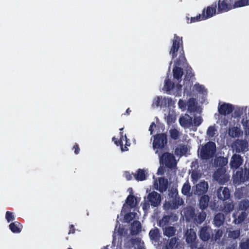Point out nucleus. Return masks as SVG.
Returning <instances> with one entry per match:
<instances>
[{
    "label": "nucleus",
    "instance_id": "2",
    "mask_svg": "<svg viewBox=\"0 0 249 249\" xmlns=\"http://www.w3.org/2000/svg\"><path fill=\"white\" fill-rule=\"evenodd\" d=\"M160 162L169 168L175 167L177 163L174 156L169 153L163 154L160 159Z\"/></svg>",
    "mask_w": 249,
    "mask_h": 249
},
{
    "label": "nucleus",
    "instance_id": "18",
    "mask_svg": "<svg viewBox=\"0 0 249 249\" xmlns=\"http://www.w3.org/2000/svg\"><path fill=\"white\" fill-rule=\"evenodd\" d=\"M224 221V217L222 214H219L215 216L214 218L215 224L217 226L221 225Z\"/></svg>",
    "mask_w": 249,
    "mask_h": 249
},
{
    "label": "nucleus",
    "instance_id": "27",
    "mask_svg": "<svg viewBox=\"0 0 249 249\" xmlns=\"http://www.w3.org/2000/svg\"><path fill=\"white\" fill-rule=\"evenodd\" d=\"M190 234H191L190 238L188 237V235L187 236V241L188 242H192L193 240H194L195 239V237H196V235H195V234L194 231H190Z\"/></svg>",
    "mask_w": 249,
    "mask_h": 249
},
{
    "label": "nucleus",
    "instance_id": "17",
    "mask_svg": "<svg viewBox=\"0 0 249 249\" xmlns=\"http://www.w3.org/2000/svg\"><path fill=\"white\" fill-rule=\"evenodd\" d=\"M174 194L175 195L176 203H173V204H169V205H170V207H171L172 208L176 209L178 208V205H181L182 203V200H179V198H178L177 197L176 191L175 192Z\"/></svg>",
    "mask_w": 249,
    "mask_h": 249
},
{
    "label": "nucleus",
    "instance_id": "10",
    "mask_svg": "<svg viewBox=\"0 0 249 249\" xmlns=\"http://www.w3.org/2000/svg\"><path fill=\"white\" fill-rule=\"evenodd\" d=\"M155 186L160 191H163L166 189L167 181L164 179L160 178L159 180V183L158 182L156 183Z\"/></svg>",
    "mask_w": 249,
    "mask_h": 249
},
{
    "label": "nucleus",
    "instance_id": "30",
    "mask_svg": "<svg viewBox=\"0 0 249 249\" xmlns=\"http://www.w3.org/2000/svg\"><path fill=\"white\" fill-rule=\"evenodd\" d=\"M6 217L8 221L13 220L12 213L10 212H7Z\"/></svg>",
    "mask_w": 249,
    "mask_h": 249
},
{
    "label": "nucleus",
    "instance_id": "23",
    "mask_svg": "<svg viewBox=\"0 0 249 249\" xmlns=\"http://www.w3.org/2000/svg\"><path fill=\"white\" fill-rule=\"evenodd\" d=\"M175 232L174 229L173 227H169L165 230V233L167 236H172Z\"/></svg>",
    "mask_w": 249,
    "mask_h": 249
},
{
    "label": "nucleus",
    "instance_id": "13",
    "mask_svg": "<svg viewBox=\"0 0 249 249\" xmlns=\"http://www.w3.org/2000/svg\"><path fill=\"white\" fill-rule=\"evenodd\" d=\"M126 203L131 207H133L137 204V199L133 196H130L127 197Z\"/></svg>",
    "mask_w": 249,
    "mask_h": 249
},
{
    "label": "nucleus",
    "instance_id": "42",
    "mask_svg": "<svg viewBox=\"0 0 249 249\" xmlns=\"http://www.w3.org/2000/svg\"><path fill=\"white\" fill-rule=\"evenodd\" d=\"M214 177L216 178V179H218V177H217V175L216 174L214 175Z\"/></svg>",
    "mask_w": 249,
    "mask_h": 249
},
{
    "label": "nucleus",
    "instance_id": "19",
    "mask_svg": "<svg viewBox=\"0 0 249 249\" xmlns=\"http://www.w3.org/2000/svg\"><path fill=\"white\" fill-rule=\"evenodd\" d=\"M208 201L209 197L208 196H202L200 200V204L201 207H203V208H205L208 205Z\"/></svg>",
    "mask_w": 249,
    "mask_h": 249
},
{
    "label": "nucleus",
    "instance_id": "28",
    "mask_svg": "<svg viewBox=\"0 0 249 249\" xmlns=\"http://www.w3.org/2000/svg\"><path fill=\"white\" fill-rule=\"evenodd\" d=\"M227 8V5L226 3H225L223 1H221L219 4V8L221 10H226Z\"/></svg>",
    "mask_w": 249,
    "mask_h": 249
},
{
    "label": "nucleus",
    "instance_id": "29",
    "mask_svg": "<svg viewBox=\"0 0 249 249\" xmlns=\"http://www.w3.org/2000/svg\"><path fill=\"white\" fill-rule=\"evenodd\" d=\"M194 121L195 125H199L201 123V119L199 116H196Z\"/></svg>",
    "mask_w": 249,
    "mask_h": 249
},
{
    "label": "nucleus",
    "instance_id": "31",
    "mask_svg": "<svg viewBox=\"0 0 249 249\" xmlns=\"http://www.w3.org/2000/svg\"><path fill=\"white\" fill-rule=\"evenodd\" d=\"M178 44L176 43H174L173 45V48H172L171 52H172L173 54H174L175 52V51L178 50Z\"/></svg>",
    "mask_w": 249,
    "mask_h": 249
},
{
    "label": "nucleus",
    "instance_id": "7",
    "mask_svg": "<svg viewBox=\"0 0 249 249\" xmlns=\"http://www.w3.org/2000/svg\"><path fill=\"white\" fill-rule=\"evenodd\" d=\"M180 123L184 127H188L192 124V119L188 115H185L180 119Z\"/></svg>",
    "mask_w": 249,
    "mask_h": 249
},
{
    "label": "nucleus",
    "instance_id": "43",
    "mask_svg": "<svg viewBox=\"0 0 249 249\" xmlns=\"http://www.w3.org/2000/svg\"><path fill=\"white\" fill-rule=\"evenodd\" d=\"M195 19H196V18H192L191 20H193V21H195L196 20Z\"/></svg>",
    "mask_w": 249,
    "mask_h": 249
},
{
    "label": "nucleus",
    "instance_id": "37",
    "mask_svg": "<svg viewBox=\"0 0 249 249\" xmlns=\"http://www.w3.org/2000/svg\"><path fill=\"white\" fill-rule=\"evenodd\" d=\"M122 151H126V150H127L126 147H125V149L122 147Z\"/></svg>",
    "mask_w": 249,
    "mask_h": 249
},
{
    "label": "nucleus",
    "instance_id": "4",
    "mask_svg": "<svg viewBox=\"0 0 249 249\" xmlns=\"http://www.w3.org/2000/svg\"><path fill=\"white\" fill-rule=\"evenodd\" d=\"M149 201L154 206H157L160 204V195L156 192H153L148 196Z\"/></svg>",
    "mask_w": 249,
    "mask_h": 249
},
{
    "label": "nucleus",
    "instance_id": "9",
    "mask_svg": "<svg viewBox=\"0 0 249 249\" xmlns=\"http://www.w3.org/2000/svg\"><path fill=\"white\" fill-rule=\"evenodd\" d=\"M208 188V184L205 182H202L196 186V192L198 194L205 193Z\"/></svg>",
    "mask_w": 249,
    "mask_h": 249
},
{
    "label": "nucleus",
    "instance_id": "11",
    "mask_svg": "<svg viewBox=\"0 0 249 249\" xmlns=\"http://www.w3.org/2000/svg\"><path fill=\"white\" fill-rule=\"evenodd\" d=\"M232 110V108L231 105L224 104L219 108V111L221 114H226L230 113Z\"/></svg>",
    "mask_w": 249,
    "mask_h": 249
},
{
    "label": "nucleus",
    "instance_id": "32",
    "mask_svg": "<svg viewBox=\"0 0 249 249\" xmlns=\"http://www.w3.org/2000/svg\"><path fill=\"white\" fill-rule=\"evenodd\" d=\"M177 134L178 132L176 130H172L171 131V135L174 139L177 138Z\"/></svg>",
    "mask_w": 249,
    "mask_h": 249
},
{
    "label": "nucleus",
    "instance_id": "45",
    "mask_svg": "<svg viewBox=\"0 0 249 249\" xmlns=\"http://www.w3.org/2000/svg\"><path fill=\"white\" fill-rule=\"evenodd\" d=\"M200 236L202 237V232L201 233Z\"/></svg>",
    "mask_w": 249,
    "mask_h": 249
},
{
    "label": "nucleus",
    "instance_id": "21",
    "mask_svg": "<svg viewBox=\"0 0 249 249\" xmlns=\"http://www.w3.org/2000/svg\"><path fill=\"white\" fill-rule=\"evenodd\" d=\"M136 178L137 179L142 180L145 179V174L143 171L140 170L138 171L136 175Z\"/></svg>",
    "mask_w": 249,
    "mask_h": 249
},
{
    "label": "nucleus",
    "instance_id": "20",
    "mask_svg": "<svg viewBox=\"0 0 249 249\" xmlns=\"http://www.w3.org/2000/svg\"><path fill=\"white\" fill-rule=\"evenodd\" d=\"M182 71L181 69L177 68L174 70V75L177 78H179L181 76Z\"/></svg>",
    "mask_w": 249,
    "mask_h": 249
},
{
    "label": "nucleus",
    "instance_id": "35",
    "mask_svg": "<svg viewBox=\"0 0 249 249\" xmlns=\"http://www.w3.org/2000/svg\"><path fill=\"white\" fill-rule=\"evenodd\" d=\"M213 130V128H209L208 131V133L210 135H213V134H211L210 132Z\"/></svg>",
    "mask_w": 249,
    "mask_h": 249
},
{
    "label": "nucleus",
    "instance_id": "3",
    "mask_svg": "<svg viewBox=\"0 0 249 249\" xmlns=\"http://www.w3.org/2000/svg\"><path fill=\"white\" fill-rule=\"evenodd\" d=\"M166 142V136L164 134H159L155 138L153 146L155 148L163 147Z\"/></svg>",
    "mask_w": 249,
    "mask_h": 249
},
{
    "label": "nucleus",
    "instance_id": "8",
    "mask_svg": "<svg viewBox=\"0 0 249 249\" xmlns=\"http://www.w3.org/2000/svg\"><path fill=\"white\" fill-rule=\"evenodd\" d=\"M242 161L239 155H235L231 159V164L232 167L237 168L242 164Z\"/></svg>",
    "mask_w": 249,
    "mask_h": 249
},
{
    "label": "nucleus",
    "instance_id": "36",
    "mask_svg": "<svg viewBox=\"0 0 249 249\" xmlns=\"http://www.w3.org/2000/svg\"><path fill=\"white\" fill-rule=\"evenodd\" d=\"M218 160H223L224 163H227V161L226 159H224V158H220Z\"/></svg>",
    "mask_w": 249,
    "mask_h": 249
},
{
    "label": "nucleus",
    "instance_id": "44",
    "mask_svg": "<svg viewBox=\"0 0 249 249\" xmlns=\"http://www.w3.org/2000/svg\"><path fill=\"white\" fill-rule=\"evenodd\" d=\"M181 102H179V106H180Z\"/></svg>",
    "mask_w": 249,
    "mask_h": 249
},
{
    "label": "nucleus",
    "instance_id": "34",
    "mask_svg": "<svg viewBox=\"0 0 249 249\" xmlns=\"http://www.w3.org/2000/svg\"><path fill=\"white\" fill-rule=\"evenodd\" d=\"M245 243H242L241 244V248L243 249H246L247 248L245 247Z\"/></svg>",
    "mask_w": 249,
    "mask_h": 249
},
{
    "label": "nucleus",
    "instance_id": "16",
    "mask_svg": "<svg viewBox=\"0 0 249 249\" xmlns=\"http://www.w3.org/2000/svg\"><path fill=\"white\" fill-rule=\"evenodd\" d=\"M136 216V213H134V210L130 211L129 213L125 214L124 219L126 221H129L133 219Z\"/></svg>",
    "mask_w": 249,
    "mask_h": 249
},
{
    "label": "nucleus",
    "instance_id": "38",
    "mask_svg": "<svg viewBox=\"0 0 249 249\" xmlns=\"http://www.w3.org/2000/svg\"><path fill=\"white\" fill-rule=\"evenodd\" d=\"M237 150H238V151H240V150H242V148H240V147H237Z\"/></svg>",
    "mask_w": 249,
    "mask_h": 249
},
{
    "label": "nucleus",
    "instance_id": "5",
    "mask_svg": "<svg viewBox=\"0 0 249 249\" xmlns=\"http://www.w3.org/2000/svg\"><path fill=\"white\" fill-rule=\"evenodd\" d=\"M217 193L219 198L222 200L226 199L230 196L229 190L227 188H221Z\"/></svg>",
    "mask_w": 249,
    "mask_h": 249
},
{
    "label": "nucleus",
    "instance_id": "22",
    "mask_svg": "<svg viewBox=\"0 0 249 249\" xmlns=\"http://www.w3.org/2000/svg\"><path fill=\"white\" fill-rule=\"evenodd\" d=\"M10 228L14 232H18L20 231V228L15 223H12L10 225Z\"/></svg>",
    "mask_w": 249,
    "mask_h": 249
},
{
    "label": "nucleus",
    "instance_id": "25",
    "mask_svg": "<svg viewBox=\"0 0 249 249\" xmlns=\"http://www.w3.org/2000/svg\"><path fill=\"white\" fill-rule=\"evenodd\" d=\"M246 216V214L245 213H242L240 216H239L238 218L235 219V222L236 223H240L242 221L245 217Z\"/></svg>",
    "mask_w": 249,
    "mask_h": 249
},
{
    "label": "nucleus",
    "instance_id": "12",
    "mask_svg": "<svg viewBox=\"0 0 249 249\" xmlns=\"http://www.w3.org/2000/svg\"><path fill=\"white\" fill-rule=\"evenodd\" d=\"M141 228V224L139 221H134L131 227V231L133 234H136L140 231Z\"/></svg>",
    "mask_w": 249,
    "mask_h": 249
},
{
    "label": "nucleus",
    "instance_id": "41",
    "mask_svg": "<svg viewBox=\"0 0 249 249\" xmlns=\"http://www.w3.org/2000/svg\"><path fill=\"white\" fill-rule=\"evenodd\" d=\"M246 205L247 207H248L249 206V203L248 202H246Z\"/></svg>",
    "mask_w": 249,
    "mask_h": 249
},
{
    "label": "nucleus",
    "instance_id": "26",
    "mask_svg": "<svg viewBox=\"0 0 249 249\" xmlns=\"http://www.w3.org/2000/svg\"><path fill=\"white\" fill-rule=\"evenodd\" d=\"M190 189V186L188 184H185L182 188V193L185 195H187L189 192Z\"/></svg>",
    "mask_w": 249,
    "mask_h": 249
},
{
    "label": "nucleus",
    "instance_id": "24",
    "mask_svg": "<svg viewBox=\"0 0 249 249\" xmlns=\"http://www.w3.org/2000/svg\"><path fill=\"white\" fill-rule=\"evenodd\" d=\"M249 4L248 1H239L235 3L234 7H238L246 5Z\"/></svg>",
    "mask_w": 249,
    "mask_h": 249
},
{
    "label": "nucleus",
    "instance_id": "33",
    "mask_svg": "<svg viewBox=\"0 0 249 249\" xmlns=\"http://www.w3.org/2000/svg\"><path fill=\"white\" fill-rule=\"evenodd\" d=\"M126 137H125L124 138H123L121 140V144H123V143L124 142L125 143V144H127V141L126 140Z\"/></svg>",
    "mask_w": 249,
    "mask_h": 249
},
{
    "label": "nucleus",
    "instance_id": "39",
    "mask_svg": "<svg viewBox=\"0 0 249 249\" xmlns=\"http://www.w3.org/2000/svg\"><path fill=\"white\" fill-rule=\"evenodd\" d=\"M126 206H124V210H123V211L122 212V213H124V212L125 211V210L126 209Z\"/></svg>",
    "mask_w": 249,
    "mask_h": 249
},
{
    "label": "nucleus",
    "instance_id": "1",
    "mask_svg": "<svg viewBox=\"0 0 249 249\" xmlns=\"http://www.w3.org/2000/svg\"><path fill=\"white\" fill-rule=\"evenodd\" d=\"M215 150V145L214 143L211 142L208 143L201 149L200 155L203 159L208 158L211 156Z\"/></svg>",
    "mask_w": 249,
    "mask_h": 249
},
{
    "label": "nucleus",
    "instance_id": "6",
    "mask_svg": "<svg viewBox=\"0 0 249 249\" xmlns=\"http://www.w3.org/2000/svg\"><path fill=\"white\" fill-rule=\"evenodd\" d=\"M215 12V10L214 8H208L203 15V17L201 18V16H199L196 18V20H199L200 19H204L210 17H212Z\"/></svg>",
    "mask_w": 249,
    "mask_h": 249
},
{
    "label": "nucleus",
    "instance_id": "14",
    "mask_svg": "<svg viewBox=\"0 0 249 249\" xmlns=\"http://www.w3.org/2000/svg\"><path fill=\"white\" fill-rule=\"evenodd\" d=\"M229 135L232 137H237L240 134V130L237 127H233L229 130Z\"/></svg>",
    "mask_w": 249,
    "mask_h": 249
},
{
    "label": "nucleus",
    "instance_id": "15",
    "mask_svg": "<svg viewBox=\"0 0 249 249\" xmlns=\"http://www.w3.org/2000/svg\"><path fill=\"white\" fill-rule=\"evenodd\" d=\"M188 151L187 147L184 146H180L176 150V154L178 155H182L185 154Z\"/></svg>",
    "mask_w": 249,
    "mask_h": 249
},
{
    "label": "nucleus",
    "instance_id": "40",
    "mask_svg": "<svg viewBox=\"0 0 249 249\" xmlns=\"http://www.w3.org/2000/svg\"><path fill=\"white\" fill-rule=\"evenodd\" d=\"M239 234V232L237 231L236 232V235L235 236V237H236L238 236Z\"/></svg>",
    "mask_w": 249,
    "mask_h": 249
}]
</instances>
